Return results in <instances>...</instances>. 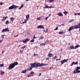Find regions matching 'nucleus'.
Returning a JSON list of instances; mask_svg holds the SVG:
<instances>
[{"instance_id": "f257e3e1", "label": "nucleus", "mask_w": 80, "mask_h": 80, "mask_svg": "<svg viewBox=\"0 0 80 80\" xmlns=\"http://www.w3.org/2000/svg\"><path fill=\"white\" fill-rule=\"evenodd\" d=\"M30 65L31 67L28 68V71H31L32 68H37V67H42V66H45V65H48V64H45L43 63H40L39 62H34V63H31Z\"/></svg>"}, {"instance_id": "f03ea898", "label": "nucleus", "mask_w": 80, "mask_h": 80, "mask_svg": "<svg viewBox=\"0 0 80 80\" xmlns=\"http://www.w3.org/2000/svg\"><path fill=\"white\" fill-rule=\"evenodd\" d=\"M19 6H17L16 5H13L11 6H10L9 7L8 9L9 10H12V9H15L16 8H19Z\"/></svg>"}, {"instance_id": "7ed1b4c3", "label": "nucleus", "mask_w": 80, "mask_h": 80, "mask_svg": "<svg viewBox=\"0 0 80 80\" xmlns=\"http://www.w3.org/2000/svg\"><path fill=\"white\" fill-rule=\"evenodd\" d=\"M14 67H15V66L13 65V64L12 63V64H10L9 66V67L8 68V70H11V69H13Z\"/></svg>"}, {"instance_id": "20e7f679", "label": "nucleus", "mask_w": 80, "mask_h": 80, "mask_svg": "<svg viewBox=\"0 0 80 80\" xmlns=\"http://www.w3.org/2000/svg\"><path fill=\"white\" fill-rule=\"evenodd\" d=\"M75 28H76V26H72L70 27L68 29V30L70 32V31H71L72 30H74Z\"/></svg>"}, {"instance_id": "39448f33", "label": "nucleus", "mask_w": 80, "mask_h": 80, "mask_svg": "<svg viewBox=\"0 0 80 80\" xmlns=\"http://www.w3.org/2000/svg\"><path fill=\"white\" fill-rule=\"evenodd\" d=\"M9 30H8V28H6L2 29L1 31V33H4V32H9Z\"/></svg>"}, {"instance_id": "423d86ee", "label": "nucleus", "mask_w": 80, "mask_h": 80, "mask_svg": "<svg viewBox=\"0 0 80 80\" xmlns=\"http://www.w3.org/2000/svg\"><path fill=\"white\" fill-rule=\"evenodd\" d=\"M68 59H64L63 60L61 61L60 62V63L62 65H63L64 63H65V62H68Z\"/></svg>"}, {"instance_id": "0eeeda50", "label": "nucleus", "mask_w": 80, "mask_h": 80, "mask_svg": "<svg viewBox=\"0 0 80 80\" xmlns=\"http://www.w3.org/2000/svg\"><path fill=\"white\" fill-rule=\"evenodd\" d=\"M75 68H76V69L73 71L74 73H75L77 72H78L79 70H80V67H76Z\"/></svg>"}, {"instance_id": "6e6552de", "label": "nucleus", "mask_w": 80, "mask_h": 80, "mask_svg": "<svg viewBox=\"0 0 80 80\" xmlns=\"http://www.w3.org/2000/svg\"><path fill=\"white\" fill-rule=\"evenodd\" d=\"M37 28H42V29H44V28H45L42 25L38 26L37 27Z\"/></svg>"}, {"instance_id": "1a4fd4ad", "label": "nucleus", "mask_w": 80, "mask_h": 80, "mask_svg": "<svg viewBox=\"0 0 80 80\" xmlns=\"http://www.w3.org/2000/svg\"><path fill=\"white\" fill-rule=\"evenodd\" d=\"M78 64V62H73L71 63V67H72L73 65H77Z\"/></svg>"}, {"instance_id": "9d476101", "label": "nucleus", "mask_w": 80, "mask_h": 80, "mask_svg": "<svg viewBox=\"0 0 80 80\" xmlns=\"http://www.w3.org/2000/svg\"><path fill=\"white\" fill-rule=\"evenodd\" d=\"M2 18H3L1 20L2 22H3V21H5V20L7 19V18H8V16H6V17H3Z\"/></svg>"}, {"instance_id": "9b49d317", "label": "nucleus", "mask_w": 80, "mask_h": 80, "mask_svg": "<svg viewBox=\"0 0 80 80\" xmlns=\"http://www.w3.org/2000/svg\"><path fill=\"white\" fill-rule=\"evenodd\" d=\"M30 17V15H29V14H28L26 16V21H28V19H29V18Z\"/></svg>"}, {"instance_id": "f8f14e48", "label": "nucleus", "mask_w": 80, "mask_h": 80, "mask_svg": "<svg viewBox=\"0 0 80 80\" xmlns=\"http://www.w3.org/2000/svg\"><path fill=\"white\" fill-rule=\"evenodd\" d=\"M53 54L52 53H49L48 54V57H53Z\"/></svg>"}, {"instance_id": "ddd939ff", "label": "nucleus", "mask_w": 80, "mask_h": 80, "mask_svg": "<svg viewBox=\"0 0 80 80\" xmlns=\"http://www.w3.org/2000/svg\"><path fill=\"white\" fill-rule=\"evenodd\" d=\"M76 28H80V23H79L78 25H75Z\"/></svg>"}, {"instance_id": "4468645a", "label": "nucleus", "mask_w": 80, "mask_h": 80, "mask_svg": "<svg viewBox=\"0 0 80 80\" xmlns=\"http://www.w3.org/2000/svg\"><path fill=\"white\" fill-rule=\"evenodd\" d=\"M57 15L60 16L61 17H63V14L61 12H59L57 14Z\"/></svg>"}, {"instance_id": "2eb2a0df", "label": "nucleus", "mask_w": 80, "mask_h": 80, "mask_svg": "<svg viewBox=\"0 0 80 80\" xmlns=\"http://www.w3.org/2000/svg\"><path fill=\"white\" fill-rule=\"evenodd\" d=\"M12 64H13L14 67L16 65H18V64L17 62H14L13 63H12Z\"/></svg>"}, {"instance_id": "dca6fc26", "label": "nucleus", "mask_w": 80, "mask_h": 80, "mask_svg": "<svg viewBox=\"0 0 80 80\" xmlns=\"http://www.w3.org/2000/svg\"><path fill=\"white\" fill-rule=\"evenodd\" d=\"M10 19L11 22H13V21L15 20V18L13 17L10 18Z\"/></svg>"}, {"instance_id": "f3484780", "label": "nucleus", "mask_w": 80, "mask_h": 80, "mask_svg": "<svg viewBox=\"0 0 80 80\" xmlns=\"http://www.w3.org/2000/svg\"><path fill=\"white\" fill-rule=\"evenodd\" d=\"M22 7H23V4H21L20 7L18 8L19 10H21Z\"/></svg>"}, {"instance_id": "a211bd4d", "label": "nucleus", "mask_w": 80, "mask_h": 80, "mask_svg": "<svg viewBox=\"0 0 80 80\" xmlns=\"http://www.w3.org/2000/svg\"><path fill=\"white\" fill-rule=\"evenodd\" d=\"M27 70H25L24 71H22L21 72V73H26V72H27Z\"/></svg>"}, {"instance_id": "6ab92c4d", "label": "nucleus", "mask_w": 80, "mask_h": 80, "mask_svg": "<svg viewBox=\"0 0 80 80\" xmlns=\"http://www.w3.org/2000/svg\"><path fill=\"white\" fill-rule=\"evenodd\" d=\"M80 45H77L75 47H74V49H76V48H78V47H80Z\"/></svg>"}, {"instance_id": "aec40b11", "label": "nucleus", "mask_w": 80, "mask_h": 80, "mask_svg": "<svg viewBox=\"0 0 80 80\" xmlns=\"http://www.w3.org/2000/svg\"><path fill=\"white\" fill-rule=\"evenodd\" d=\"M71 49H75V47H73V45H72L70 47Z\"/></svg>"}, {"instance_id": "412c9836", "label": "nucleus", "mask_w": 80, "mask_h": 80, "mask_svg": "<svg viewBox=\"0 0 80 80\" xmlns=\"http://www.w3.org/2000/svg\"><path fill=\"white\" fill-rule=\"evenodd\" d=\"M25 21L22 22V23H21V24H24V23H26L27 22V21L25 19H24Z\"/></svg>"}, {"instance_id": "4be33fe9", "label": "nucleus", "mask_w": 80, "mask_h": 80, "mask_svg": "<svg viewBox=\"0 0 80 80\" xmlns=\"http://www.w3.org/2000/svg\"><path fill=\"white\" fill-rule=\"evenodd\" d=\"M29 35H30L29 32H28L25 35V37H28Z\"/></svg>"}, {"instance_id": "5701e85b", "label": "nucleus", "mask_w": 80, "mask_h": 80, "mask_svg": "<svg viewBox=\"0 0 80 80\" xmlns=\"http://www.w3.org/2000/svg\"><path fill=\"white\" fill-rule=\"evenodd\" d=\"M39 38L40 40H42L44 38V37L43 36H40Z\"/></svg>"}, {"instance_id": "b1692460", "label": "nucleus", "mask_w": 80, "mask_h": 80, "mask_svg": "<svg viewBox=\"0 0 80 80\" xmlns=\"http://www.w3.org/2000/svg\"><path fill=\"white\" fill-rule=\"evenodd\" d=\"M5 74V72L2 71L1 72V74L2 75H4V74Z\"/></svg>"}, {"instance_id": "393cba45", "label": "nucleus", "mask_w": 80, "mask_h": 80, "mask_svg": "<svg viewBox=\"0 0 80 80\" xmlns=\"http://www.w3.org/2000/svg\"><path fill=\"white\" fill-rule=\"evenodd\" d=\"M73 21H74V19H72L69 21V23H72V22H73Z\"/></svg>"}, {"instance_id": "a878e982", "label": "nucleus", "mask_w": 80, "mask_h": 80, "mask_svg": "<svg viewBox=\"0 0 80 80\" xmlns=\"http://www.w3.org/2000/svg\"><path fill=\"white\" fill-rule=\"evenodd\" d=\"M45 45V43H41L40 44V45H42V46H43Z\"/></svg>"}, {"instance_id": "bb28decb", "label": "nucleus", "mask_w": 80, "mask_h": 80, "mask_svg": "<svg viewBox=\"0 0 80 80\" xmlns=\"http://www.w3.org/2000/svg\"><path fill=\"white\" fill-rule=\"evenodd\" d=\"M49 8V6L48 5H46L45 6V8Z\"/></svg>"}, {"instance_id": "cd10ccee", "label": "nucleus", "mask_w": 80, "mask_h": 80, "mask_svg": "<svg viewBox=\"0 0 80 80\" xmlns=\"http://www.w3.org/2000/svg\"><path fill=\"white\" fill-rule=\"evenodd\" d=\"M9 21H8L7 20L5 22V23L6 25H7V24H8V23H9Z\"/></svg>"}, {"instance_id": "c85d7f7f", "label": "nucleus", "mask_w": 80, "mask_h": 80, "mask_svg": "<svg viewBox=\"0 0 80 80\" xmlns=\"http://www.w3.org/2000/svg\"><path fill=\"white\" fill-rule=\"evenodd\" d=\"M4 36H5V35H2L1 36V38H4Z\"/></svg>"}, {"instance_id": "c756f323", "label": "nucleus", "mask_w": 80, "mask_h": 80, "mask_svg": "<svg viewBox=\"0 0 80 80\" xmlns=\"http://www.w3.org/2000/svg\"><path fill=\"white\" fill-rule=\"evenodd\" d=\"M4 65V64H0V67H3Z\"/></svg>"}, {"instance_id": "7c9ffc66", "label": "nucleus", "mask_w": 80, "mask_h": 80, "mask_svg": "<svg viewBox=\"0 0 80 80\" xmlns=\"http://www.w3.org/2000/svg\"><path fill=\"white\" fill-rule=\"evenodd\" d=\"M38 54L34 53L33 56V57H35L36 56H38Z\"/></svg>"}, {"instance_id": "2f4dec72", "label": "nucleus", "mask_w": 80, "mask_h": 80, "mask_svg": "<svg viewBox=\"0 0 80 80\" xmlns=\"http://www.w3.org/2000/svg\"><path fill=\"white\" fill-rule=\"evenodd\" d=\"M19 52H20V54H22V52H23V50H20Z\"/></svg>"}, {"instance_id": "473e14b6", "label": "nucleus", "mask_w": 80, "mask_h": 80, "mask_svg": "<svg viewBox=\"0 0 80 80\" xmlns=\"http://www.w3.org/2000/svg\"><path fill=\"white\" fill-rule=\"evenodd\" d=\"M67 13H68V12L66 11H65L64 12V13L65 15H67Z\"/></svg>"}, {"instance_id": "72a5a7b5", "label": "nucleus", "mask_w": 80, "mask_h": 80, "mask_svg": "<svg viewBox=\"0 0 80 80\" xmlns=\"http://www.w3.org/2000/svg\"><path fill=\"white\" fill-rule=\"evenodd\" d=\"M35 40L33 39H32V40L30 41V42H34Z\"/></svg>"}, {"instance_id": "f704fd0d", "label": "nucleus", "mask_w": 80, "mask_h": 80, "mask_svg": "<svg viewBox=\"0 0 80 80\" xmlns=\"http://www.w3.org/2000/svg\"><path fill=\"white\" fill-rule=\"evenodd\" d=\"M57 56H54V57H53V59H54V60H55V59H56V58H57Z\"/></svg>"}, {"instance_id": "c9c22d12", "label": "nucleus", "mask_w": 80, "mask_h": 80, "mask_svg": "<svg viewBox=\"0 0 80 80\" xmlns=\"http://www.w3.org/2000/svg\"><path fill=\"white\" fill-rule=\"evenodd\" d=\"M29 40V39H26L25 40V41H26V42H28V41Z\"/></svg>"}, {"instance_id": "e433bc0d", "label": "nucleus", "mask_w": 80, "mask_h": 80, "mask_svg": "<svg viewBox=\"0 0 80 80\" xmlns=\"http://www.w3.org/2000/svg\"><path fill=\"white\" fill-rule=\"evenodd\" d=\"M22 49H24L25 48V46H24L23 47H22L21 48Z\"/></svg>"}, {"instance_id": "4c0bfd02", "label": "nucleus", "mask_w": 80, "mask_h": 80, "mask_svg": "<svg viewBox=\"0 0 80 80\" xmlns=\"http://www.w3.org/2000/svg\"><path fill=\"white\" fill-rule=\"evenodd\" d=\"M49 1L50 3H51L52 2H53V1H54V0H49Z\"/></svg>"}, {"instance_id": "58836bf2", "label": "nucleus", "mask_w": 80, "mask_h": 80, "mask_svg": "<svg viewBox=\"0 0 80 80\" xmlns=\"http://www.w3.org/2000/svg\"><path fill=\"white\" fill-rule=\"evenodd\" d=\"M31 75H33V74H34V72H30Z\"/></svg>"}, {"instance_id": "ea45409f", "label": "nucleus", "mask_w": 80, "mask_h": 80, "mask_svg": "<svg viewBox=\"0 0 80 80\" xmlns=\"http://www.w3.org/2000/svg\"><path fill=\"white\" fill-rule=\"evenodd\" d=\"M59 34H60L61 35H62L63 34V32H61L58 33Z\"/></svg>"}, {"instance_id": "a19ab883", "label": "nucleus", "mask_w": 80, "mask_h": 80, "mask_svg": "<svg viewBox=\"0 0 80 80\" xmlns=\"http://www.w3.org/2000/svg\"><path fill=\"white\" fill-rule=\"evenodd\" d=\"M54 7H53L52 6H50V7H49V8H54Z\"/></svg>"}, {"instance_id": "79ce46f5", "label": "nucleus", "mask_w": 80, "mask_h": 80, "mask_svg": "<svg viewBox=\"0 0 80 80\" xmlns=\"http://www.w3.org/2000/svg\"><path fill=\"white\" fill-rule=\"evenodd\" d=\"M58 27H57L54 30H58Z\"/></svg>"}, {"instance_id": "37998d69", "label": "nucleus", "mask_w": 80, "mask_h": 80, "mask_svg": "<svg viewBox=\"0 0 80 80\" xmlns=\"http://www.w3.org/2000/svg\"><path fill=\"white\" fill-rule=\"evenodd\" d=\"M48 18H49V16L46 17L45 18V20H47V19Z\"/></svg>"}, {"instance_id": "c03bdc74", "label": "nucleus", "mask_w": 80, "mask_h": 80, "mask_svg": "<svg viewBox=\"0 0 80 80\" xmlns=\"http://www.w3.org/2000/svg\"><path fill=\"white\" fill-rule=\"evenodd\" d=\"M80 73V70H79L76 72H75L74 73Z\"/></svg>"}, {"instance_id": "a18cd8bd", "label": "nucleus", "mask_w": 80, "mask_h": 80, "mask_svg": "<svg viewBox=\"0 0 80 80\" xmlns=\"http://www.w3.org/2000/svg\"><path fill=\"white\" fill-rule=\"evenodd\" d=\"M37 20H40V18H37Z\"/></svg>"}, {"instance_id": "49530a36", "label": "nucleus", "mask_w": 80, "mask_h": 80, "mask_svg": "<svg viewBox=\"0 0 80 80\" xmlns=\"http://www.w3.org/2000/svg\"><path fill=\"white\" fill-rule=\"evenodd\" d=\"M22 42H23V43H26V42L25 41V40H23L22 41Z\"/></svg>"}, {"instance_id": "de8ad7c7", "label": "nucleus", "mask_w": 80, "mask_h": 80, "mask_svg": "<svg viewBox=\"0 0 80 80\" xmlns=\"http://www.w3.org/2000/svg\"><path fill=\"white\" fill-rule=\"evenodd\" d=\"M47 31H48V29H46V30H43V32H47Z\"/></svg>"}, {"instance_id": "09e8293b", "label": "nucleus", "mask_w": 80, "mask_h": 80, "mask_svg": "<svg viewBox=\"0 0 80 80\" xmlns=\"http://www.w3.org/2000/svg\"><path fill=\"white\" fill-rule=\"evenodd\" d=\"M46 58V60H48V59H49V58L48 57V58H47V57H45Z\"/></svg>"}, {"instance_id": "8fccbe9b", "label": "nucleus", "mask_w": 80, "mask_h": 80, "mask_svg": "<svg viewBox=\"0 0 80 80\" xmlns=\"http://www.w3.org/2000/svg\"><path fill=\"white\" fill-rule=\"evenodd\" d=\"M0 5H3V2H0Z\"/></svg>"}, {"instance_id": "3c124183", "label": "nucleus", "mask_w": 80, "mask_h": 80, "mask_svg": "<svg viewBox=\"0 0 80 80\" xmlns=\"http://www.w3.org/2000/svg\"><path fill=\"white\" fill-rule=\"evenodd\" d=\"M41 75H42V73H40V74H39L38 76H39V77H40Z\"/></svg>"}, {"instance_id": "603ef678", "label": "nucleus", "mask_w": 80, "mask_h": 80, "mask_svg": "<svg viewBox=\"0 0 80 80\" xmlns=\"http://www.w3.org/2000/svg\"><path fill=\"white\" fill-rule=\"evenodd\" d=\"M77 14L78 15L80 16V12L77 13Z\"/></svg>"}, {"instance_id": "864d4df0", "label": "nucleus", "mask_w": 80, "mask_h": 80, "mask_svg": "<svg viewBox=\"0 0 80 80\" xmlns=\"http://www.w3.org/2000/svg\"><path fill=\"white\" fill-rule=\"evenodd\" d=\"M27 77H31V75H28Z\"/></svg>"}, {"instance_id": "5fc2aeb1", "label": "nucleus", "mask_w": 80, "mask_h": 80, "mask_svg": "<svg viewBox=\"0 0 80 80\" xmlns=\"http://www.w3.org/2000/svg\"><path fill=\"white\" fill-rule=\"evenodd\" d=\"M62 26H64V25H65L64 24H61Z\"/></svg>"}, {"instance_id": "6e6d98bb", "label": "nucleus", "mask_w": 80, "mask_h": 80, "mask_svg": "<svg viewBox=\"0 0 80 80\" xmlns=\"http://www.w3.org/2000/svg\"><path fill=\"white\" fill-rule=\"evenodd\" d=\"M74 15H75V16H76L77 15V14L76 13H75L74 14Z\"/></svg>"}, {"instance_id": "4d7b16f0", "label": "nucleus", "mask_w": 80, "mask_h": 80, "mask_svg": "<svg viewBox=\"0 0 80 80\" xmlns=\"http://www.w3.org/2000/svg\"><path fill=\"white\" fill-rule=\"evenodd\" d=\"M35 38H36L35 37V36H34L33 39H35Z\"/></svg>"}, {"instance_id": "13d9d810", "label": "nucleus", "mask_w": 80, "mask_h": 80, "mask_svg": "<svg viewBox=\"0 0 80 80\" xmlns=\"http://www.w3.org/2000/svg\"><path fill=\"white\" fill-rule=\"evenodd\" d=\"M18 35H16V36H15L14 37H18Z\"/></svg>"}, {"instance_id": "bf43d9fd", "label": "nucleus", "mask_w": 80, "mask_h": 80, "mask_svg": "<svg viewBox=\"0 0 80 80\" xmlns=\"http://www.w3.org/2000/svg\"><path fill=\"white\" fill-rule=\"evenodd\" d=\"M2 41V40H0V42H1V43H2V41Z\"/></svg>"}, {"instance_id": "052dcab7", "label": "nucleus", "mask_w": 80, "mask_h": 80, "mask_svg": "<svg viewBox=\"0 0 80 80\" xmlns=\"http://www.w3.org/2000/svg\"><path fill=\"white\" fill-rule=\"evenodd\" d=\"M57 61H58V60H60V59H56Z\"/></svg>"}, {"instance_id": "680f3d73", "label": "nucleus", "mask_w": 80, "mask_h": 80, "mask_svg": "<svg viewBox=\"0 0 80 80\" xmlns=\"http://www.w3.org/2000/svg\"><path fill=\"white\" fill-rule=\"evenodd\" d=\"M4 53V51H3L2 52V53Z\"/></svg>"}, {"instance_id": "e2e57ef3", "label": "nucleus", "mask_w": 80, "mask_h": 80, "mask_svg": "<svg viewBox=\"0 0 80 80\" xmlns=\"http://www.w3.org/2000/svg\"><path fill=\"white\" fill-rule=\"evenodd\" d=\"M62 49H61L60 50V51H62Z\"/></svg>"}, {"instance_id": "0e129e2a", "label": "nucleus", "mask_w": 80, "mask_h": 80, "mask_svg": "<svg viewBox=\"0 0 80 80\" xmlns=\"http://www.w3.org/2000/svg\"><path fill=\"white\" fill-rule=\"evenodd\" d=\"M50 15H51V14H49V16H50Z\"/></svg>"}, {"instance_id": "69168bd1", "label": "nucleus", "mask_w": 80, "mask_h": 80, "mask_svg": "<svg viewBox=\"0 0 80 80\" xmlns=\"http://www.w3.org/2000/svg\"><path fill=\"white\" fill-rule=\"evenodd\" d=\"M26 0V1H29V0Z\"/></svg>"}, {"instance_id": "338daca9", "label": "nucleus", "mask_w": 80, "mask_h": 80, "mask_svg": "<svg viewBox=\"0 0 80 80\" xmlns=\"http://www.w3.org/2000/svg\"><path fill=\"white\" fill-rule=\"evenodd\" d=\"M46 80H50V79H46Z\"/></svg>"}, {"instance_id": "774afa93", "label": "nucleus", "mask_w": 80, "mask_h": 80, "mask_svg": "<svg viewBox=\"0 0 80 80\" xmlns=\"http://www.w3.org/2000/svg\"><path fill=\"white\" fill-rule=\"evenodd\" d=\"M59 27H61V25H59Z\"/></svg>"}]
</instances>
